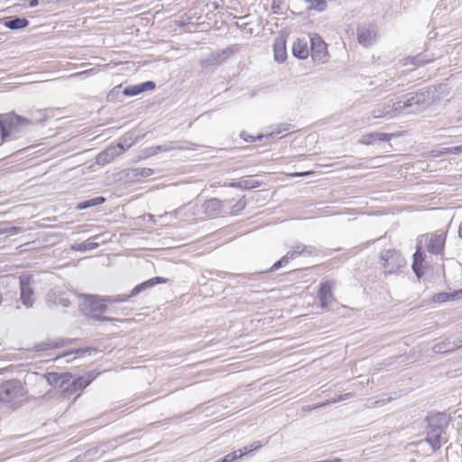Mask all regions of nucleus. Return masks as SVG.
<instances>
[{
    "label": "nucleus",
    "instance_id": "37998d69",
    "mask_svg": "<svg viewBox=\"0 0 462 462\" xmlns=\"http://www.w3.org/2000/svg\"><path fill=\"white\" fill-rule=\"evenodd\" d=\"M88 315L94 320H98V321L112 320V319H110V318H107V317H105V316H101V315L96 314V313H92V314H88Z\"/></svg>",
    "mask_w": 462,
    "mask_h": 462
},
{
    "label": "nucleus",
    "instance_id": "3c124183",
    "mask_svg": "<svg viewBox=\"0 0 462 462\" xmlns=\"http://www.w3.org/2000/svg\"><path fill=\"white\" fill-rule=\"evenodd\" d=\"M306 245H298L294 247L293 251H301Z\"/></svg>",
    "mask_w": 462,
    "mask_h": 462
},
{
    "label": "nucleus",
    "instance_id": "c9c22d12",
    "mask_svg": "<svg viewBox=\"0 0 462 462\" xmlns=\"http://www.w3.org/2000/svg\"><path fill=\"white\" fill-rule=\"evenodd\" d=\"M124 95L134 97L142 93L140 84L125 87L123 90Z\"/></svg>",
    "mask_w": 462,
    "mask_h": 462
},
{
    "label": "nucleus",
    "instance_id": "f257e3e1",
    "mask_svg": "<svg viewBox=\"0 0 462 462\" xmlns=\"http://www.w3.org/2000/svg\"><path fill=\"white\" fill-rule=\"evenodd\" d=\"M166 282L167 280L164 278L154 277L135 286L129 294L106 296L103 299H99L97 296H88L87 305L89 306L91 312H105L107 310V306L103 302H125L129 298L137 296L139 293L144 291L145 290L150 289L160 283H165Z\"/></svg>",
    "mask_w": 462,
    "mask_h": 462
},
{
    "label": "nucleus",
    "instance_id": "de8ad7c7",
    "mask_svg": "<svg viewBox=\"0 0 462 462\" xmlns=\"http://www.w3.org/2000/svg\"><path fill=\"white\" fill-rule=\"evenodd\" d=\"M240 135H241V137L243 139H245L247 142L248 141H250V142H254V138L253 136H250V135L246 136L245 132H242Z\"/></svg>",
    "mask_w": 462,
    "mask_h": 462
},
{
    "label": "nucleus",
    "instance_id": "58836bf2",
    "mask_svg": "<svg viewBox=\"0 0 462 462\" xmlns=\"http://www.w3.org/2000/svg\"><path fill=\"white\" fill-rule=\"evenodd\" d=\"M291 128H292L291 125H290V124H282V125L278 126L276 132L271 133L270 135L279 134H282L283 132L290 131Z\"/></svg>",
    "mask_w": 462,
    "mask_h": 462
},
{
    "label": "nucleus",
    "instance_id": "393cba45",
    "mask_svg": "<svg viewBox=\"0 0 462 462\" xmlns=\"http://www.w3.org/2000/svg\"><path fill=\"white\" fill-rule=\"evenodd\" d=\"M292 53L296 58L299 59H306L309 55V50L307 44L300 41H298L293 43L292 46Z\"/></svg>",
    "mask_w": 462,
    "mask_h": 462
},
{
    "label": "nucleus",
    "instance_id": "7ed1b4c3",
    "mask_svg": "<svg viewBox=\"0 0 462 462\" xmlns=\"http://www.w3.org/2000/svg\"><path fill=\"white\" fill-rule=\"evenodd\" d=\"M29 125H31L29 119L16 114L0 115V135L2 141H5L9 136L16 137Z\"/></svg>",
    "mask_w": 462,
    "mask_h": 462
},
{
    "label": "nucleus",
    "instance_id": "6e6d98bb",
    "mask_svg": "<svg viewBox=\"0 0 462 462\" xmlns=\"http://www.w3.org/2000/svg\"><path fill=\"white\" fill-rule=\"evenodd\" d=\"M273 9L275 10V9H279V6H275L274 5H273Z\"/></svg>",
    "mask_w": 462,
    "mask_h": 462
},
{
    "label": "nucleus",
    "instance_id": "473e14b6",
    "mask_svg": "<svg viewBox=\"0 0 462 462\" xmlns=\"http://www.w3.org/2000/svg\"><path fill=\"white\" fill-rule=\"evenodd\" d=\"M111 233H99L91 237L92 242H97V247L112 239Z\"/></svg>",
    "mask_w": 462,
    "mask_h": 462
},
{
    "label": "nucleus",
    "instance_id": "6e6552de",
    "mask_svg": "<svg viewBox=\"0 0 462 462\" xmlns=\"http://www.w3.org/2000/svg\"><path fill=\"white\" fill-rule=\"evenodd\" d=\"M446 239V233H441L439 235H430L424 234L420 236L418 243L422 244L423 242L427 243V249L431 254H439L444 247V243Z\"/></svg>",
    "mask_w": 462,
    "mask_h": 462
},
{
    "label": "nucleus",
    "instance_id": "a18cd8bd",
    "mask_svg": "<svg viewBox=\"0 0 462 462\" xmlns=\"http://www.w3.org/2000/svg\"><path fill=\"white\" fill-rule=\"evenodd\" d=\"M312 173H313L312 171L296 172V173H293L292 176H294V177H303V176L311 175Z\"/></svg>",
    "mask_w": 462,
    "mask_h": 462
},
{
    "label": "nucleus",
    "instance_id": "72a5a7b5",
    "mask_svg": "<svg viewBox=\"0 0 462 462\" xmlns=\"http://www.w3.org/2000/svg\"><path fill=\"white\" fill-rule=\"evenodd\" d=\"M245 456V453H243V449H237L231 453H228L223 458H221L222 462H235L236 459L241 458Z\"/></svg>",
    "mask_w": 462,
    "mask_h": 462
},
{
    "label": "nucleus",
    "instance_id": "09e8293b",
    "mask_svg": "<svg viewBox=\"0 0 462 462\" xmlns=\"http://www.w3.org/2000/svg\"><path fill=\"white\" fill-rule=\"evenodd\" d=\"M0 231H13V232H15V231H19V228L16 227V226L5 227V228H0Z\"/></svg>",
    "mask_w": 462,
    "mask_h": 462
},
{
    "label": "nucleus",
    "instance_id": "2f4dec72",
    "mask_svg": "<svg viewBox=\"0 0 462 462\" xmlns=\"http://www.w3.org/2000/svg\"><path fill=\"white\" fill-rule=\"evenodd\" d=\"M154 171L150 168H134L131 170L132 176L134 178H147L153 174Z\"/></svg>",
    "mask_w": 462,
    "mask_h": 462
},
{
    "label": "nucleus",
    "instance_id": "f8f14e48",
    "mask_svg": "<svg viewBox=\"0 0 462 462\" xmlns=\"http://www.w3.org/2000/svg\"><path fill=\"white\" fill-rule=\"evenodd\" d=\"M334 286L335 282L330 281L320 283L318 292V299L322 309H327L335 300L332 292Z\"/></svg>",
    "mask_w": 462,
    "mask_h": 462
},
{
    "label": "nucleus",
    "instance_id": "aec40b11",
    "mask_svg": "<svg viewBox=\"0 0 462 462\" xmlns=\"http://www.w3.org/2000/svg\"><path fill=\"white\" fill-rule=\"evenodd\" d=\"M393 134L385 133H370L364 134L360 140L363 144H372L376 141L388 142L391 140Z\"/></svg>",
    "mask_w": 462,
    "mask_h": 462
},
{
    "label": "nucleus",
    "instance_id": "9b49d317",
    "mask_svg": "<svg viewBox=\"0 0 462 462\" xmlns=\"http://www.w3.org/2000/svg\"><path fill=\"white\" fill-rule=\"evenodd\" d=\"M398 113H400V111L399 108H397V102L389 101L378 105L372 110L371 115L374 118H393Z\"/></svg>",
    "mask_w": 462,
    "mask_h": 462
},
{
    "label": "nucleus",
    "instance_id": "a211bd4d",
    "mask_svg": "<svg viewBox=\"0 0 462 462\" xmlns=\"http://www.w3.org/2000/svg\"><path fill=\"white\" fill-rule=\"evenodd\" d=\"M434 60L433 55H429L428 53H420L415 56H409L404 60V65H413L415 67L423 66Z\"/></svg>",
    "mask_w": 462,
    "mask_h": 462
},
{
    "label": "nucleus",
    "instance_id": "5701e85b",
    "mask_svg": "<svg viewBox=\"0 0 462 462\" xmlns=\"http://www.w3.org/2000/svg\"><path fill=\"white\" fill-rule=\"evenodd\" d=\"M420 249H421V246L418 245L417 251L413 254V263H412V270L419 279L423 274V271H422L423 256H422V253H421Z\"/></svg>",
    "mask_w": 462,
    "mask_h": 462
},
{
    "label": "nucleus",
    "instance_id": "e2e57ef3",
    "mask_svg": "<svg viewBox=\"0 0 462 462\" xmlns=\"http://www.w3.org/2000/svg\"><path fill=\"white\" fill-rule=\"evenodd\" d=\"M459 237L462 238V233H458Z\"/></svg>",
    "mask_w": 462,
    "mask_h": 462
},
{
    "label": "nucleus",
    "instance_id": "c756f323",
    "mask_svg": "<svg viewBox=\"0 0 462 462\" xmlns=\"http://www.w3.org/2000/svg\"><path fill=\"white\" fill-rule=\"evenodd\" d=\"M97 247V242H92L91 238L88 239L85 242L75 244L72 245V249L78 251H88L92 250Z\"/></svg>",
    "mask_w": 462,
    "mask_h": 462
},
{
    "label": "nucleus",
    "instance_id": "1a4fd4ad",
    "mask_svg": "<svg viewBox=\"0 0 462 462\" xmlns=\"http://www.w3.org/2000/svg\"><path fill=\"white\" fill-rule=\"evenodd\" d=\"M318 253V250L314 246H305L301 251H289L283 257H282L279 261L274 263L273 266L267 272H274L289 263V262L292 259H295L297 256L301 254H309L313 255Z\"/></svg>",
    "mask_w": 462,
    "mask_h": 462
},
{
    "label": "nucleus",
    "instance_id": "4468645a",
    "mask_svg": "<svg viewBox=\"0 0 462 462\" xmlns=\"http://www.w3.org/2000/svg\"><path fill=\"white\" fill-rule=\"evenodd\" d=\"M47 304L50 308H55L59 305L68 308L70 306L71 301L67 296V293L60 290H51L47 294Z\"/></svg>",
    "mask_w": 462,
    "mask_h": 462
},
{
    "label": "nucleus",
    "instance_id": "79ce46f5",
    "mask_svg": "<svg viewBox=\"0 0 462 462\" xmlns=\"http://www.w3.org/2000/svg\"><path fill=\"white\" fill-rule=\"evenodd\" d=\"M352 395H353V393H345V394H340V395L337 396V398L333 399L331 401H328V403H335L337 402L345 401V400L350 398Z\"/></svg>",
    "mask_w": 462,
    "mask_h": 462
},
{
    "label": "nucleus",
    "instance_id": "20e7f679",
    "mask_svg": "<svg viewBox=\"0 0 462 462\" xmlns=\"http://www.w3.org/2000/svg\"><path fill=\"white\" fill-rule=\"evenodd\" d=\"M430 103L429 92L409 93L397 101L400 113L414 114L423 110Z\"/></svg>",
    "mask_w": 462,
    "mask_h": 462
},
{
    "label": "nucleus",
    "instance_id": "39448f33",
    "mask_svg": "<svg viewBox=\"0 0 462 462\" xmlns=\"http://www.w3.org/2000/svg\"><path fill=\"white\" fill-rule=\"evenodd\" d=\"M428 432L426 440L430 444L433 449L440 448L443 441L442 438L444 428L447 426V417L444 413H437L427 418Z\"/></svg>",
    "mask_w": 462,
    "mask_h": 462
},
{
    "label": "nucleus",
    "instance_id": "dca6fc26",
    "mask_svg": "<svg viewBox=\"0 0 462 462\" xmlns=\"http://www.w3.org/2000/svg\"><path fill=\"white\" fill-rule=\"evenodd\" d=\"M226 208L225 203L218 199H208L203 205L205 214L209 217H214L216 215H226L227 210Z\"/></svg>",
    "mask_w": 462,
    "mask_h": 462
},
{
    "label": "nucleus",
    "instance_id": "2eb2a0df",
    "mask_svg": "<svg viewBox=\"0 0 462 462\" xmlns=\"http://www.w3.org/2000/svg\"><path fill=\"white\" fill-rule=\"evenodd\" d=\"M21 300L23 304L30 308L33 305L35 298L33 289L31 286L29 278H22L20 280Z\"/></svg>",
    "mask_w": 462,
    "mask_h": 462
},
{
    "label": "nucleus",
    "instance_id": "603ef678",
    "mask_svg": "<svg viewBox=\"0 0 462 462\" xmlns=\"http://www.w3.org/2000/svg\"><path fill=\"white\" fill-rule=\"evenodd\" d=\"M88 72H89V70L82 71V72H79V73H75V74H72L71 77H77V76H79V75H82V74H87Z\"/></svg>",
    "mask_w": 462,
    "mask_h": 462
},
{
    "label": "nucleus",
    "instance_id": "a878e982",
    "mask_svg": "<svg viewBox=\"0 0 462 462\" xmlns=\"http://www.w3.org/2000/svg\"><path fill=\"white\" fill-rule=\"evenodd\" d=\"M106 201L104 197H96L90 199L84 200L77 204L76 208L79 210H83L86 208H89L92 207H96L103 204Z\"/></svg>",
    "mask_w": 462,
    "mask_h": 462
},
{
    "label": "nucleus",
    "instance_id": "c85d7f7f",
    "mask_svg": "<svg viewBox=\"0 0 462 462\" xmlns=\"http://www.w3.org/2000/svg\"><path fill=\"white\" fill-rule=\"evenodd\" d=\"M239 49L238 45H232L224 51L221 53L216 52L211 54V60L214 62H217L221 60L222 56H228L237 51Z\"/></svg>",
    "mask_w": 462,
    "mask_h": 462
},
{
    "label": "nucleus",
    "instance_id": "680f3d73",
    "mask_svg": "<svg viewBox=\"0 0 462 462\" xmlns=\"http://www.w3.org/2000/svg\"><path fill=\"white\" fill-rule=\"evenodd\" d=\"M2 302V294L0 293V303Z\"/></svg>",
    "mask_w": 462,
    "mask_h": 462
},
{
    "label": "nucleus",
    "instance_id": "f03ea898",
    "mask_svg": "<svg viewBox=\"0 0 462 462\" xmlns=\"http://www.w3.org/2000/svg\"><path fill=\"white\" fill-rule=\"evenodd\" d=\"M27 391L17 379L5 381L0 384V402L9 408L17 409L25 400Z\"/></svg>",
    "mask_w": 462,
    "mask_h": 462
},
{
    "label": "nucleus",
    "instance_id": "052dcab7",
    "mask_svg": "<svg viewBox=\"0 0 462 462\" xmlns=\"http://www.w3.org/2000/svg\"><path fill=\"white\" fill-rule=\"evenodd\" d=\"M214 462H222V460H221V458H220V459H217V460H216V461H214Z\"/></svg>",
    "mask_w": 462,
    "mask_h": 462
},
{
    "label": "nucleus",
    "instance_id": "c03bdc74",
    "mask_svg": "<svg viewBox=\"0 0 462 462\" xmlns=\"http://www.w3.org/2000/svg\"><path fill=\"white\" fill-rule=\"evenodd\" d=\"M242 179L237 181H232L229 186L233 188L243 189Z\"/></svg>",
    "mask_w": 462,
    "mask_h": 462
},
{
    "label": "nucleus",
    "instance_id": "4be33fe9",
    "mask_svg": "<svg viewBox=\"0 0 462 462\" xmlns=\"http://www.w3.org/2000/svg\"><path fill=\"white\" fill-rule=\"evenodd\" d=\"M70 340L69 339H57V340H47L42 343H39L35 346V349L37 351H44L51 348H60L67 344H69Z\"/></svg>",
    "mask_w": 462,
    "mask_h": 462
},
{
    "label": "nucleus",
    "instance_id": "f704fd0d",
    "mask_svg": "<svg viewBox=\"0 0 462 462\" xmlns=\"http://www.w3.org/2000/svg\"><path fill=\"white\" fill-rule=\"evenodd\" d=\"M246 207V200L245 197H242L232 208L230 211H227V214L230 215H237Z\"/></svg>",
    "mask_w": 462,
    "mask_h": 462
},
{
    "label": "nucleus",
    "instance_id": "864d4df0",
    "mask_svg": "<svg viewBox=\"0 0 462 462\" xmlns=\"http://www.w3.org/2000/svg\"><path fill=\"white\" fill-rule=\"evenodd\" d=\"M147 217H148V218H149V220H150V221H152V220H153V217H152V215H148Z\"/></svg>",
    "mask_w": 462,
    "mask_h": 462
},
{
    "label": "nucleus",
    "instance_id": "49530a36",
    "mask_svg": "<svg viewBox=\"0 0 462 462\" xmlns=\"http://www.w3.org/2000/svg\"><path fill=\"white\" fill-rule=\"evenodd\" d=\"M156 149L161 152H168V151L174 149V147H168V146L164 145V146H157Z\"/></svg>",
    "mask_w": 462,
    "mask_h": 462
},
{
    "label": "nucleus",
    "instance_id": "bf43d9fd",
    "mask_svg": "<svg viewBox=\"0 0 462 462\" xmlns=\"http://www.w3.org/2000/svg\"><path fill=\"white\" fill-rule=\"evenodd\" d=\"M456 149H457V150H459V151H462V146H460V147H457Z\"/></svg>",
    "mask_w": 462,
    "mask_h": 462
},
{
    "label": "nucleus",
    "instance_id": "9d476101",
    "mask_svg": "<svg viewBox=\"0 0 462 462\" xmlns=\"http://www.w3.org/2000/svg\"><path fill=\"white\" fill-rule=\"evenodd\" d=\"M311 44V56L315 61L324 63L326 62V57L328 54L327 44L322 38L315 34L310 38Z\"/></svg>",
    "mask_w": 462,
    "mask_h": 462
},
{
    "label": "nucleus",
    "instance_id": "5fc2aeb1",
    "mask_svg": "<svg viewBox=\"0 0 462 462\" xmlns=\"http://www.w3.org/2000/svg\"><path fill=\"white\" fill-rule=\"evenodd\" d=\"M273 9L275 10V9H279V6H275L274 5H273Z\"/></svg>",
    "mask_w": 462,
    "mask_h": 462
},
{
    "label": "nucleus",
    "instance_id": "e433bc0d",
    "mask_svg": "<svg viewBox=\"0 0 462 462\" xmlns=\"http://www.w3.org/2000/svg\"><path fill=\"white\" fill-rule=\"evenodd\" d=\"M242 184L245 189L258 188L262 185L260 181L251 179H242Z\"/></svg>",
    "mask_w": 462,
    "mask_h": 462
},
{
    "label": "nucleus",
    "instance_id": "4d7b16f0",
    "mask_svg": "<svg viewBox=\"0 0 462 462\" xmlns=\"http://www.w3.org/2000/svg\"><path fill=\"white\" fill-rule=\"evenodd\" d=\"M273 9L275 10V9H279V6H275L274 5H273Z\"/></svg>",
    "mask_w": 462,
    "mask_h": 462
},
{
    "label": "nucleus",
    "instance_id": "b1692460",
    "mask_svg": "<svg viewBox=\"0 0 462 462\" xmlns=\"http://www.w3.org/2000/svg\"><path fill=\"white\" fill-rule=\"evenodd\" d=\"M29 21L26 18L11 17L5 23V27L11 30L23 29L28 26Z\"/></svg>",
    "mask_w": 462,
    "mask_h": 462
},
{
    "label": "nucleus",
    "instance_id": "ddd939ff",
    "mask_svg": "<svg viewBox=\"0 0 462 462\" xmlns=\"http://www.w3.org/2000/svg\"><path fill=\"white\" fill-rule=\"evenodd\" d=\"M125 152V148L122 143L111 145L105 151L99 152L97 156V162L98 164H106L111 162L116 157L121 155Z\"/></svg>",
    "mask_w": 462,
    "mask_h": 462
},
{
    "label": "nucleus",
    "instance_id": "423d86ee",
    "mask_svg": "<svg viewBox=\"0 0 462 462\" xmlns=\"http://www.w3.org/2000/svg\"><path fill=\"white\" fill-rule=\"evenodd\" d=\"M93 379L94 376L88 374L72 380V374L68 373V377L60 383L59 388L65 398H69L73 394L79 396Z\"/></svg>",
    "mask_w": 462,
    "mask_h": 462
},
{
    "label": "nucleus",
    "instance_id": "8fccbe9b",
    "mask_svg": "<svg viewBox=\"0 0 462 462\" xmlns=\"http://www.w3.org/2000/svg\"><path fill=\"white\" fill-rule=\"evenodd\" d=\"M38 4H39L38 0H29V6L32 8L37 6Z\"/></svg>",
    "mask_w": 462,
    "mask_h": 462
},
{
    "label": "nucleus",
    "instance_id": "cd10ccee",
    "mask_svg": "<svg viewBox=\"0 0 462 462\" xmlns=\"http://www.w3.org/2000/svg\"><path fill=\"white\" fill-rule=\"evenodd\" d=\"M239 49L238 45H232L224 51L221 53L216 52L211 54V60L214 62H217L221 60L222 56H228L237 51Z\"/></svg>",
    "mask_w": 462,
    "mask_h": 462
},
{
    "label": "nucleus",
    "instance_id": "bb28decb",
    "mask_svg": "<svg viewBox=\"0 0 462 462\" xmlns=\"http://www.w3.org/2000/svg\"><path fill=\"white\" fill-rule=\"evenodd\" d=\"M68 377V373L59 374V373H48L46 374V379L48 383L51 385H60V383Z\"/></svg>",
    "mask_w": 462,
    "mask_h": 462
},
{
    "label": "nucleus",
    "instance_id": "0eeeda50",
    "mask_svg": "<svg viewBox=\"0 0 462 462\" xmlns=\"http://www.w3.org/2000/svg\"><path fill=\"white\" fill-rule=\"evenodd\" d=\"M380 259L385 274H395L406 265L405 258L395 249L384 251L382 253Z\"/></svg>",
    "mask_w": 462,
    "mask_h": 462
},
{
    "label": "nucleus",
    "instance_id": "7c9ffc66",
    "mask_svg": "<svg viewBox=\"0 0 462 462\" xmlns=\"http://www.w3.org/2000/svg\"><path fill=\"white\" fill-rule=\"evenodd\" d=\"M306 3L309 5L308 8L310 10L322 12L327 8L326 0H306Z\"/></svg>",
    "mask_w": 462,
    "mask_h": 462
},
{
    "label": "nucleus",
    "instance_id": "f3484780",
    "mask_svg": "<svg viewBox=\"0 0 462 462\" xmlns=\"http://www.w3.org/2000/svg\"><path fill=\"white\" fill-rule=\"evenodd\" d=\"M375 38L376 32L374 29L360 28L357 31L358 42L365 47H367L371 45L373 42H374Z\"/></svg>",
    "mask_w": 462,
    "mask_h": 462
},
{
    "label": "nucleus",
    "instance_id": "6ab92c4d",
    "mask_svg": "<svg viewBox=\"0 0 462 462\" xmlns=\"http://www.w3.org/2000/svg\"><path fill=\"white\" fill-rule=\"evenodd\" d=\"M273 54L274 59L279 63H282L285 61L287 58V51H286V42L282 38H278L275 40L273 43Z\"/></svg>",
    "mask_w": 462,
    "mask_h": 462
},
{
    "label": "nucleus",
    "instance_id": "4c0bfd02",
    "mask_svg": "<svg viewBox=\"0 0 462 462\" xmlns=\"http://www.w3.org/2000/svg\"><path fill=\"white\" fill-rule=\"evenodd\" d=\"M433 299L435 301H438V302H445L450 299L453 300L454 295L443 292V293L436 294Z\"/></svg>",
    "mask_w": 462,
    "mask_h": 462
},
{
    "label": "nucleus",
    "instance_id": "412c9836",
    "mask_svg": "<svg viewBox=\"0 0 462 462\" xmlns=\"http://www.w3.org/2000/svg\"><path fill=\"white\" fill-rule=\"evenodd\" d=\"M460 346L461 344H457L455 341H451L448 338L445 341L435 344L432 346V350L434 353L445 354L458 348Z\"/></svg>",
    "mask_w": 462,
    "mask_h": 462
},
{
    "label": "nucleus",
    "instance_id": "13d9d810",
    "mask_svg": "<svg viewBox=\"0 0 462 462\" xmlns=\"http://www.w3.org/2000/svg\"><path fill=\"white\" fill-rule=\"evenodd\" d=\"M458 231H462V223L459 226Z\"/></svg>",
    "mask_w": 462,
    "mask_h": 462
},
{
    "label": "nucleus",
    "instance_id": "ea45409f",
    "mask_svg": "<svg viewBox=\"0 0 462 462\" xmlns=\"http://www.w3.org/2000/svg\"><path fill=\"white\" fill-rule=\"evenodd\" d=\"M262 447L260 441H255L253 444H251L249 447H245L243 449V453L247 454L254 450H256Z\"/></svg>",
    "mask_w": 462,
    "mask_h": 462
},
{
    "label": "nucleus",
    "instance_id": "a19ab883",
    "mask_svg": "<svg viewBox=\"0 0 462 462\" xmlns=\"http://www.w3.org/2000/svg\"><path fill=\"white\" fill-rule=\"evenodd\" d=\"M142 92L152 90L155 88V83L153 81H145L140 84Z\"/></svg>",
    "mask_w": 462,
    "mask_h": 462
}]
</instances>
